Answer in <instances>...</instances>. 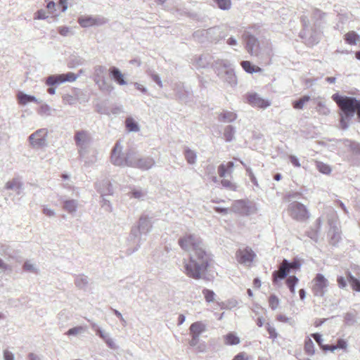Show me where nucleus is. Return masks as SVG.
<instances>
[{"label": "nucleus", "instance_id": "nucleus-1", "mask_svg": "<svg viewBox=\"0 0 360 360\" xmlns=\"http://www.w3.org/2000/svg\"><path fill=\"white\" fill-rule=\"evenodd\" d=\"M178 244L185 251L193 250L189 259H183V272L189 278H201L207 270L210 262V255L205 250L200 238L195 234L186 233L180 237Z\"/></svg>", "mask_w": 360, "mask_h": 360}, {"label": "nucleus", "instance_id": "nucleus-2", "mask_svg": "<svg viewBox=\"0 0 360 360\" xmlns=\"http://www.w3.org/2000/svg\"><path fill=\"white\" fill-rule=\"evenodd\" d=\"M333 100L337 103L341 110L340 126L343 129L349 127V122L354 117L355 112L357 113L360 119V99L354 97L341 96L338 94H334L332 96Z\"/></svg>", "mask_w": 360, "mask_h": 360}, {"label": "nucleus", "instance_id": "nucleus-3", "mask_svg": "<svg viewBox=\"0 0 360 360\" xmlns=\"http://www.w3.org/2000/svg\"><path fill=\"white\" fill-rule=\"evenodd\" d=\"M216 73L219 79L226 83L228 86L233 88L238 84L237 77L231 63L227 60H218L216 61Z\"/></svg>", "mask_w": 360, "mask_h": 360}, {"label": "nucleus", "instance_id": "nucleus-4", "mask_svg": "<svg viewBox=\"0 0 360 360\" xmlns=\"http://www.w3.org/2000/svg\"><path fill=\"white\" fill-rule=\"evenodd\" d=\"M287 210L290 217L297 221H306L311 217L308 208L304 204L297 201L290 202Z\"/></svg>", "mask_w": 360, "mask_h": 360}, {"label": "nucleus", "instance_id": "nucleus-5", "mask_svg": "<svg viewBox=\"0 0 360 360\" xmlns=\"http://www.w3.org/2000/svg\"><path fill=\"white\" fill-rule=\"evenodd\" d=\"M221 29L219 27H210L207 30H198L194 32V37L198 39L201 42L204 40L201 37L211 41H219L224 36H220Z\"/></svg>", "mask_w": 360, "mask_h": 360}, {"label": "nucleus", "instance_id": "nucleus-6", "mask_svg": "<svg viewBox=\"0 0 360 360\" xmlns=\"http://www.w3.org/2000/svg\"><path fill=\"white\" fill-rule=\"evenodd\" d=\"M312 291L316 297H323L328 291L329 281L321 274H317L313 280Z\"/></svg>", "mask_w": 360, "mask_h": 360}, {"label": "nucleus", "instance_id": "nucleus-7", "mask_svg": "<svg viewBox=\"0 0 360 360\" xmlns=\"http://www.w3.org/2000/svg\"><path fill=\"white\" fill-rule=\"evenodd\" d=\"M75 141L79 148V154L83 158L90 143L89 134L86 131H78L75 133Z\"/></svg>", "mask_w": 360, "mask_h": 360}, {"label": "nucleus", "instance_id": "nucleus-8", "mask_svg": "<svg viewBox=\"0 0 360 360\" xmlns=\"http://www.w3.org/2000/svg\"><path fill=\"white\" fill-rule=\"evenodd\" d=\"M78 77L79 75H76L75 73L71 72L65 74L52 75L46 79V84L47 86H54L61 84L66 82H72Z\"/></svg>", "mask_w": 360, "mask_h": 360}, {"label": "nucleus", "instance_id": "nucleus-9", "mask_svg": "<svg viewBox=\"0 0 360 360\" xmlns=\"http://www.w3.org/2000/svg\"><path fill=\"white\" fill-rule=\"evenodd\" d=\"M48 131L45 128L39 129L29 136V141L33 148H42L47 145Z\"/></svg>", "mask_w": 360, "mask_h": 360}, {"label": "nucleus", "instance_id": "nucleus-10", "mask_svg": "<svg viewBox=\"0 0 360 360\" xmlns=\"http://www.w3.org/2000/svg\"><path fill=\"white\" fill-rule=\"evenodd\" d=\"M243 38L245 41V48L247 51L252 56H257L259 53V43L254 35L249 32H245Z\"/></svg>", "mask_w": 360, "mask_h": 360}, {"label": "nucleus", "instance_id": "nucleus-11", "mask_svg": "<svg viewBox=\"0 0 360 360\" xmlns=\"http://www.w3.org/2000/svg\"><path fill=\"white\" fill-rule=\"evenodd\" d=\"M236 258L238 262L246 266H250L256 257V254L251 248L246 247L243 249H239L236 252Z\"/></svg>", "mask_w": 360, "mask_h": 360}, {"label": "nucleus", "instance_id": "nucleus-12", "mask_svg": "<svg viewBox=\"0 0 360 360\" xmlns=\"http://www.w3.org/2000/svg\"><path fill=\"white\" fill-rule=\"evenodd\" d=\"M96 187L98 188V192L101 193V197L103 198V205H108L109 207V210H111V206L109 204V200L105 198L108 195H111L112 193V186L108 179H104L96 184Z\"/></svg>", "mask_w": 360, "mask_h": 360}, {"label": "nucleus", "instance_id": "nucleus-13", "mask_svg": "<svg viewBox=\"0 0 360 360\" xmlns=\"http://www.w3.org/2000/svg\"><path fill=\"white\" fill-rule=\"evenodd\" d=\"M78 22L83 27H89L94 25L100 26L106 23L107 20L103 17H93L91 15H84L79 18Z\"/></svg>", "mask_w": 360, "mask_h": 360}, {"label": "nucleus", "instance_id": "nucleus-14", "mask_svg": "<svg viewBox=\"0 0 360 360\" xmlns=\"http://www.w3.org/2000/svg\"><path fill=\"white\" fill-rule=\"evenodd\" d=\"M122 147L117 141L112 150L111 162L116 166L125 167V154L122 153Z\"/></svg>", "mask_w": 360, "mask_h": 360}, {"label": "nucleus", "instance_id": "nucleus-15", "mask_svg": "<svg viewBox=\"0 0 360 360\" xmlns=\"http://www.w3.org/2000/svg\"><path fill=\"white\" fill-rule=\"evenodd\" d=\"M287 262L282 261L278 266V269L274 271L272 274V281L274 283H276L279 281H282L286 278L289 274V269L287 267Z\"/></svg>", "mask_w": 360, "mask_h": 360}, {"label": "nucleus", "instance_id": "nucleus-16", "mask_svg": "<svg viewBox=\"0 0 360 360\" xmlns=\"http://www.w3.org/2000/svg\"><path fill=\"white\" fill-rule=\"evenodd\" d=\"M248 103L254 106L260 108H266L271 105V102L260 97L257 94H251L248 96Z\"/></svg>", "mask_w": 360, "mask_h": 360}, {"label": "nucleus", "instance_id": "nucleus-17", "mask_svg": "<svg viewBox=\"0 0 360 360\" xmlns=\"http://www.w3.org/2000/svg\"><path fill=\"white\" fill-rule=\"evenodd\" d=\"M250 207L247 205L246 202L243 200H239L235 201L231 208V210L233 212L242 214H249Z\"/></svg>", "mask_w": 360, "mask_h": 360}, {"label": "nucleus", "instance_id": "nucleus-18", "mask_svg": "<svg viewBox=\"0 0 360 360\" xmlns=\"http://www.w3.org/2000/svg\"><path fill=\"white\" fill-rule=\"evenodd\" d=\"M109 72L112 79L119 85H125L127 84L124 75L119 68L112 66L109 69Z\"/></svg>", "mask_w": 360, "mask_h": 360}, {"label": "nucleus", "instance_id": "nucleus-19", "mask_svg": "<svg viewBox=\"0 0 360 360\" xmlns=\"http://www.w3.org/2000/svg\"><path fill=\"white\" fill-rule=\"evenodd\" d=\"M18 102L21 105H26L30 103L34 102L39 103L40 101L34 96L25 94L20 91L17 94Z\"/></svg>", "mask_w": 360, "mask_h": 360}, {"label": "nucleus", "instance_id": "nucleus-20", "mask_svg": "<svg viewBox=\"0 0 360 360\" xmlns=\"http://www.w3.org/2000/svg\"><path fill=\"white\" fill-rule=\"evenodd\" d=\"M155 160L151 157H146V158H140L138 160V163H136V168L148 170L152 168L155 165Z\"/></svg>", "mask_w": 360, "mask_h": 360}, {"label": "nucleus", "instance_id": "nucleus-21", "mask_svg": "<svg viewBox=\"0 0 360 360\" xmlns=\"http://www.w3.org/2000/svg\"><path fill=\"white\" fill-rule=\"evenodd\" d=\"M139 156L133 150H129L125 153V167L136 168Z\"/></svg>", "mask_w": 360, "mask_h": 360}, {"label": "nucleus", "instance_id": "nucleus-22", "mask_svg": "<svg viewBox=\"0 0 360 360\" xmlns=\"http://www.w3.org/2000/svg\"><path fill=\"white\" fill-rule=\"evenodd\" d=\"M139 228L143 234H147L152 229V223L150 219L146 216L140 217L138 224Z\"/></svg>", "mask_w": 360, "mask_h": 360}, {"label": "nucleus", "instance_id": "nucleus-23", "mask_svg": "<svg viewBox=\"0 0 360 360\" xmlns=\"http://www.w3.org/2000/svg\"><path fill=\"white\" fill-rule=\"evenodd\" d=\"M189 330L190 335L200 336L206 330V325L200 321H196L191 325Z\"/></svg>", "mask_w": 360, "mask_h": 360}, {"label": "nucleus", "instance_id": "nucleus-24", "mask_svg": "<svg viewBox=\"0 0 360 360\" xmlns=\"http://www.w3.org/2000/svg\"><path fill=\"white\" fill-rule=\"evenodd\" d=\"M237 114L232 111L223 110L219 113L218 119L223 122H232L237 119Z\"/></svg>", "mask_w": 360, "mask_h": 360}, {"label": "nucleus", "instance_id": "nucleus-25", "mask_svg": "<svg viewBox=\"0 0 360 360\" xmlns=\"http://www.w3.org/2000/svg\"><path fill=\"white\" fill-rule=\"evenodd\" d=\"M212 57L209 54H204L195 58V66L198 68H205L209 65Z\"/></svg>", "mask_w": 360, "mask_h": 360}, {"label": "nucleus", "instance_id": "nucleus-26", "mask_svg": "<svg viewBox=\"0 0 360 360\" xmlns=\"http://www.w3.org/2000/svg\"><path fill=\"white\" fill-rule=\"evenodd\" d=\"M351 288L353 290L360 292V281L356 278L349 271L345 272Z\"/></svg>", "mask_w": 360, "mask_h": 360}, {"label": "nucleus", "instance_id": "nucleus-27", "mask_svg": "<svg viewBox=\"0 0 360 360\" xmlns=\"http://www.w3.org/2000/svg\"><path fill=\"white\" fill-rule=\"evenodd\" d=\"M234 163L228 162L226 165L221 164L218 167V173L221 177H225L227 174H231L233 168Z\"/></svg>", "mask_w": 360, "mask_h": 360}, {"label": "nucleus", "instance_id": "nucleus-28", "mask_svg": "<svg viewBox=\"0 0 360 360\" xmlns=\"http://www.w3.org/2000/svg\"><path fill=\"white\" fill-rule=\"evenodd\" d=\"M6 188L8 190H13L19 195L22 191V184L18 179H14L6 183Z\"/></svg>", "mask_w": 360, "mask_h": 360}, {"label": "nucleus", "instance_id": "nucleus-29", "mask_svg": "<svg viewBox=\"0 0 360 360\" xmlns=\"http://www.w3.org/2000/svg\"><path fill=\"white\" fill-rule=\"evenodd\" d=\"M240 65L243 70L248 73L252 74L255 72H259L262 71V69L259 67L252 65L251 63L248 60H243L240 63Z\"/></svg>", "mask_w": 360, "mask_h": 360}, {"label": "nucleus", "instance_id": "nucleus-30", "mask_svg": "<svg viewBox=\"0 0 360 360\" xmlns=\"http://www.w3.org/2000/svg\"><path fill=\"white\" fill-rule=\"evenodd\" d=\"M342 141V143L346 147L349 148L350 150L354 155H360V144L359 143L354 142V141H352L348 139H343Z\"/></svg>", "mask_w": 360, "mask_h": 360}, {"label": "nucleus", "instance_id": "nucleus-31", "mask_svg": "<svg viewBox=\"0 0 360 360\" xmlns=\"http://www.w3.org/2000/svg\"><path fill=\"white\" fill-rule=\"evenodd\" d=\"M236 127L232 125H227L224 130V137L226 142L232 141L235 136L236 134Z\"/></svg>", "mask_w": 360, "mask_h": 360}, {"label": "nucleus", "instance_id": "nucleus-32", "mask_svg": "<svg viewBox=\"0 0 360 360\" xmlns=\"http://www.w3.org/2000/svg\"><path fill=\"white\" fill-rule=\"evenodd\" d=\"M77 201L75 200H67L64 201L63 209L68 213L73 214L77 209Z\"/></svg>", "mask_w": 360, "mask_h": 360}, {"label": "nucleus", "instance_id": "nucleus-33", "mask_svg": "<svg viewBox=\"0 0 360 360\" xmlns=\"http://www.w3.org/2000/svg\"><path fill=\"white\" fill-rule=\"evenodd\" d=\"M299 282V279L296 276H289L285 281L286 285L289 288L290 292L295 295V286Z\"/></svg>", "mask_w": 360, "mask_h": 360}, {"label": "nucleus", "instance_id": "nucleus-34", "mask_svg": "<svg viewBox=\"0 0 360 360\" xmlns=\"http://www.w3.org/2000/svg\"><path fill=\"white\" fill-rule=\"evenodd\" d=\"M125 124L129 132H137L140 130L139 124L131 117L126 119Z\"/></svg>", "mask_w": 360, "mask_h": 360}, {"label": "nucleus", "instance_id": "nucleus-35", "mask_svg": "<svg viewBox=\"0 0 360 360\" xmlns=\"http://www.w3.org/2000/svg\"><path fill=\"white\" fill-rule=\"evenodd\" d=\"M76 286L80 289H85L89 283V279L86 276L78 275L75 279Z\"/></svg>", "mask_w": 360, "mask_h": 360}, {"label": "nucleus", "instance_id": "nucleus-36", "mask_svg": "<svg viewBox=\"0 0 360 360\" xmlns=\"http://www.w3.org/2000/svg\"><path fill=\"white\" fill-rule=\"evenodd\" d=\"M107 68L103 65H96L94 67V79H100L105 77Z\"/></svg>", "mask_w": 360, "mask_h": 360}, {"label": "nucleus", "instance_id": "nucleus-37", "mask_svg": "<svg viewBox=\"0 0 360 360\" xmlns=\"http://www.w3.org/2000/svg\"><path fill=\"white\" fill-rule=\"evenodd\" d=\"M344 321L346 325L353 326L357 321L356 312H347L345 314Z\"/></svg>", "mask_w": 360, "mask_h": 360}, {"label": "nucleus", "instance_id": "nucleus-38", "mask_svg": "<svg viewBox=\"0 0 360 360\" xmlns=\"http://www.w3.org/2000/svg\"><path fill=\"white\" fill-rule=\"evenodd\" d=\"M283 261H286L287 267L289 269V272L290 271H296L300 269L301 263L299 259L295 258L292 262H290L287 259H283Z\"/></svg>", "mask_w": 360, "mask_h": 360}, {"label": "nucleus", "instance_id": "nucleus-39", "mask_svg": "<svg viewBox=\"0 0 360 360\" xmlns=\"http://www.w3.org/2000/svg\"><path fill=\"white\" fill-rule=\"evenodd\" d=\"M240 342L239 338L233 333H229L225 336V343L229 345H236Z\"/></svg>", "mask_w": 360, "mask_h": 360}, {"label": "nucleus", "instance_id": "nucleus-40", "mask_svg": "<svg viewBox=\"0 0 360 360\" xmlns=\"http://www.w3.org/2000/svg\"><path fill=\"white\" fill-rule=\"evenodd\" d=\"M184 155L188 164L193 165L195 162L197 155L195 151L189 148H186L184 152Z\"/></svg>", "mask_w": 360, "mask_h": 360}, {"label": "nucleus", "instance_id": "nucleus-41", "mask_svg": "<svg viewBox=\"0 0 360 360\" xmlns=\"http://www.w3.org/2000/svg\"><path fill=\"white\" fill-rule=\"evenodd\" d=\"M359 37V36L355 32L352 31L345 35V40L347 44L354 45L356 44Z\"/></svg>", "mask_w": 360, "mask_h": 360}, {"label": "nucleus", "instance_id": "nucleus-42", "mask_svg": "<svg viewBox=\"0 0 360 360\" xmlns=\"http://www.w3.org/2000/svg\"><path fill=\"white\" fill-rule=\"evenodd\" d=\"M23 269L26 271H29L36 274L39 273V269L37 268V265L30 260H27L23 264Z\"/></svg>", "mask_w": 360, "mask_h": 360}, {"label": "nucleus", "instance_id": "nucleus-43", "mask_svg": "<svg viewBox=\"0 0 360 360\" xmlns=\"http://www.w3.org/2000/svg\"><path fill=\"white\" fill-rule=\"evenodd\" d=\"M310 100L309 96H304L299 100L293 102V108L297 110H301L303 108L304 105Z\"/></svg>", "mask_w": 360, "mask_h": 360}, {"label": "nucleus", "instance_id": "nucleus-44", "mask_svg": "<svg viewBox=\"0 0 360 360\" xmlns=\"http://www.w3.org/2000/svg\"><path fill=\"white\" fill-rule=\"evenodd\" d=\"M85 60L80 56H73L70 58L69 65L71 68H75L84 64Z\"/></svg>", "mask_w": 360, "mask_h": 360}, {"label": "nucleus", "instance_id": "nucleus-45", "mask_svg": "<svg viewBox=\"0 0 360 360\" xmlns=\"http://www.w3.org/2000/svg\"><path fill=\"white\" fill-rule=\"evenodd\" d=\"M96 84H98L101 90L110 91L112 86L107 82L105 77L100 79H94Z\"/></svg>", "mask_w": 360, "mask_h": 360}, {"label": "nucleus", "instance_id": "nucleus-46", "mask_svg": "<svg viewBox=\"0 0 360 360\" xmlns=\"http://www.w3.org/2000/svg\"><path fill=\"white\" fill-rule=\"evenodd\" d=\"M141 234H143V233L141 232V231L140 230L139 226L133 227L131 229L129 238H130L131 240H132V239L136 240L137 238L138 239L137 240L138 243H141Z\"/></svg>", "mask_w": 360, "mask_h": 360}, {"label": "nucleus", "instance_id": "nucleus-47", "mask_svg": "<svg viewBox=\"0 0 360 360\" xmlns=\"http://www.w3.org/2000/svg\"><path fill=\"white\" fill-rule=\"evenodd\" d=\"M280 304L278 297L275 295H271L269 297V304L272 310H276Z\"/></svg>", "mask_w": 360, "mask_h": 360}, {"label": "nucleus", "instance_id": "nucleus-48", "mask_svg": "<svg viewBox=\"0 0 360 360\" xmlns=\"http://www.w3.org/2000/svg\"><path fill=\"white\" fill-rule=\"evenodd\" d=\"M301 20H302V25L304 27V30L300 32V37L302 38L307 37V36L309 35V33H308V31H307V29L308 28V27L309 25V20L307 18V17L305 15H303L301 18Z\"/></svg>", "mask_w": 360, "mask_h": 360}, {"label": "nucleus", "instance_id": "nucleus-49", "mask_svg": "<svg viewBox=\"0 0 360 360\" xmlns=\"http://www.w3.org/2000/svg\"><path fill=\"white\" fill-rule=\"evenodd\" d=\"M51 112H52L51 108L47 104H42L38 110V113L41 116L51 115Z\"/></svg>", "mask_w": 360, "mask_h": 360}, {"label": "nucleus", "instance_id": "nucleus-50", "mask_svg": "<svg viewBox=\"0 0 360 360\" xmlns=\"http://www.w3.org/2000/svg\"><path fill=\"white\" fill-rule=\"evenodd\" d=\"M317 112L323 115H327L330 113V110L326 107L323 102L319 101L316 106Z\"/></svg>", "mask_w": 360, "mask_h": 360}, {"label": "nucleus", "instance_id": "nucleus-51", "mask_svg": "<svg viewBox=\"0 0 360 360\" xmlns=\"http://www.w3.org/2000/svg\"><path fill=\"white\" fill-rule=\"evenodd\" d=\"M242 165L245 167L248 175L250 177L251 182L256 186H258V182L253 174L252 169L250 167H248L243 162L241 161Z\"/></svg>", "mask_w": 360, "mask_h": 360}, {"label": "nucleus", "instance_id": "nucleus-52", "mask_svg": "<svg viewBox=\"0 0 360 360\" xmlns=\"http://www.w3.org/2000/svg\"><path fill=\"white\" fill-rule=\"evenodd\" d=\"M202 294L207 302H212L214 301L215 296L214 291L205 288L202 290Z\"/></svg>", "mask_w": 360, "mask_h": 360}, {"label": "nucleus", "instance_id": "nucleus-53", "mask_svg": "<svg viewBox=\"0 0 360 360\" xmlns=\"http://www.w3.org/2000/svg\"><path fill=\"white\" fill-rule=\"evenodd\" d=\"M218 7L222 10H228L231 8L230 0H214Z\"/></svg>", "mask_w": 360, "mask_h": 360}, {"label": "nucleus", "instance_id": "nucleus-54", "mask_svg": "<svg viewBox=\"0 0 360 360\" xmlns=\"http://www.w3.org/2000/svg\"><path fill=\"white\" fill-rule=\"evenodd\" d=\"M305 352L309 354L312 355L314 354V345L311 339H308L305 342L304 345Z\"/></svg>", "mask_w": 360, "mask_h": 360}, {"label": "nucleus", "instance_id": "nucleus-55", "mask_svg": "<svg viewBox=\"0 0 360 360\" xmlns=\"http://www.w3.org/2000/svg\"><path fill=\"white\" fill-rule=\"evenodd\" d=\"M131 195L136 199L143 200L146 197V193L140 189H134L131 192Z\"/></svg>", "mask_w": 360, "mask_h": 360}, {"label": "nucleus", "instance_id": "nucleus-56", "mask_svg": "<svg viewBox=\"0 0 360 360\" xmlns=\"http://www.w3.org/2000/svg\"><path fill=\"white\" fill-rule=\"evenodd\" d=\"M84 328L82 327V326H76V327H74V328H72L70 329H69L67 332H66V335H77L79 333H84Z\"/></svg>", "mask_w": 360, "mask_h": 360}, {"label": "nucleus", "instance_id": "nucleus-57", "mask_svg": "<svg viewBox=\"0 0 360 360\" xmlns=\"http://www.w3.org/2000/svg\"><path fill=\"white\" fill-rule=\"evenodd\" d=\"M317 167L319 171L323 174H328L331 172L330 166L323 162H319L317 164Z\"/></svg>", "mask_w": 360, "mask_h": 360}, {"label": "nucleus", "instance_id": "nucleus-58", "mask_svg": "<svg viewBox=\"0 0 360 360\" xmlns=\"http://www.w3.org/2000/svg\"><path fill=\"white\" fill-rule=\"evenodd\" d=\"M348 279L346 277L338 276L337 277L338 285L340 289H345L347 286Z\"/></svg>", "mask_w": 360, "mask_h": 360}, {"label": "nucleus", "instance_id": "nucleus-59", "mask_svg": "<svg viewBox=\"0 0 360 360\" xmlns=\"http://www.w3.org/2000/svg\"><path fill=\"white\" fill-rule=\"evenodd\" d=\"M266 330L269 334L270 338L275 340L277 338L278 333H276V328L269 323L266 324Z\"/></svg>", "mask_w": 360, "mask_h": 360}, {"label": "nucleus", "instance_id": "nucleus-60", "mask_svg": "<svg viewBox=\"0 0 360 360\" xmlns=\"http://www.w3.org/2000/svg\"><path fill=\"white\" fill-rule=\"evenodd\" d=\"M324 15V13L317 9V8H314L313 10V13H312V18L314 19L316 21H318L319 20H321L322 18L323 17Z\"/></svg>", "mask_w": 360, "mask_h": 360}, {"label": "nucleus", "instance_id": "nucleus-61", "mask_svg": "<svg viewBox=\"0 0 360 360\" xmlns=\"http://www.w3.org/2000/svg\"><path fill=\"white\" fill-rule=\"evenodd\" d=\"M104 341L109 348L112 349H117L118 348L114 340L110 337V335L104 340Z\"/></svg>", "mask_w": 360, "mask_h": 360}, {"label": "nucleus", "instance_id": "nucleus-62", "mask_svg": "<svg viewBox=\"0 0 360 360\" xmlns=\"http://www.w3.org/2000/svg\"><path fill=\"white\" fill-rule=\"evenodd\" d=\"M195 349L197 352L204 353L206 352L207 345L205 342H200L197 346L195 347Z\"/></svg>", "mask_w": 360, "mask_h": 360}, {"label": "nucleus", "instance_id": "nucleus-63", "mask_svg": "<svg viewBox=\"0 0 360 360\" xmlns=\"http://www.w3.org/2000/svg\"><path fill=\"white\" fill-rule=\"evenodd\" d=\"M49 16L46 15V13L44 10L43 9H41V10H39L36 13H35V17H34V19H38V20H45L48 18Z\"/></svg>", "mask_w": 360, "mask_h": 360}, {"label": "nucleus", "instance_id": "nucleus-64", "mask_svg": "<svg viewBox=\"0 0 360 360\" xmlns=\"http://www.w3.org/2000/svg\"><path fill=\"white\" fill-rule=\"evenodd\" d=\"M4 360H15L14 354L9 350H4Z\"/></svg>", "mask_w": 360, "mask_h": 360}]
</instances>
